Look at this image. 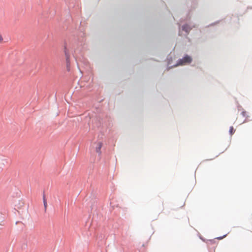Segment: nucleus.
Instances as JSON below:
<instances>
[{
  "mask_svg": "<svg viewBox=\"0 0 252 252\" xmlns=\"http://www.w3.org/2000/svg\"><path fill=\"white\" fill-rule=\"evenodd\" d=\"M191 61H192L191 58L188 55H186L182 59H180L178 61L177 64L178 65H185L187 63H190Z\"/></svg>",
  "mask_w": 252,
  "mask_h": 252,
  "instance_id": "f257e3e1",
  "label": "nucleus"
},
{
  "mask_svg": "<svg viewBox=\"0 0 252 252\" xmlns=\"http://www.w3.org/2000/svg\"><path fill=\"white\" fill-rule=\"evenodd\" d=\"M64 53L66 58V65L67 67V70H69V65L70 63V55L68 49H67L66 46L64 47Z\"/></svg>",
  "mask_w": 252,
  "mask_h": 252,
  "instance_id": "f03ea898",
  "label": "nucleus"
},
{
  "mask_svg": "<svg viewBox=\"0 0 252 252\" xmlns=\"http://www.w3.org/2000/svg\"><path fill=\"white\" fill-rule=\"evenodd\" d=\"M102 146V143L101 142H99L97 144V147L96 148V152L98 153H100L101 148Z\"/></svg>",
  "mask_w": 252,
  "mask_h": 252,
  "instance_id": "7ed1b4c3",
  "label": "nucleus"
},
{
  "mask_svg": "<svg viewBox=\"0 0 252 252\" xmlns=\"http://www.w3.org/2000/svg\"><path fill=\"white\" fill-rule=\"evenodd\" d=\"M182 29L186 32H189L191 30V28L188 25H184L182 27Z\"/></svg>",
  "mask_w": 252,
  "mask_h": 252,
  "instance_id": "20e7f679",
  "label": "nucleus"
},
{
  "mask_svg": "<svg viewBox=\"0 0 252 252\" xmlns=\"http://www.w3.org/2000/svg\"><path fill=\"white\" fill-rule=\"evenodd\" d=\"M235 131L233 126H231L229 129V133L230 135H232Z\"/></svg>",
  "mask_w": 252,
  "mask_h": 252,
  "instance_id": "39448f33",
  "label": "nucleus"
},
{
  "mask_svg": "<svg viewBox=\"0 0 252 252\" xmlns=\"http://www.w3.org/2000/svg\"><path fill=\"white\" fill-rule=\"evenodd\" d=\"M241 114L243 116V117H247V112L244 111L243 112H242L241 113Z\"/></svg>",
  "mask_w": 252,
  "mask_h": 252,
  "instance_id": "423d86ee",
  "label": "nucleus"
},
{
  "mask_svg": "<svg viewBox=\"0 0 252 252\" xmlns=\"http://www.w3.org/2000/svg\"><path fill=\"white\" fill-rule=\"evenodd\" d=\"M3 38L2 35L0 33V44L3 41Z\"/></svg>",
  "mask_w": 252,
  "mask_h": 252,
  "instance_id": "0eeeda50",
  "label": "nucleus"
},
{
  "mask_svg": "<svg viewBox=\"0 0 252 252\" xmlns=\"http://www.w3.org/2000/svg\"><path fill=\"white\" fill-rule=\"evenodd\" d=\"M44 206L45 208H46V207H47V202H46V201L45 199V198H44Z\"/></svg>",
  "mask_w": 252,
  "mask_h": 252,
  "instance_id": "6e6552de",
  "label": "nucleus"
}]
</instances>
